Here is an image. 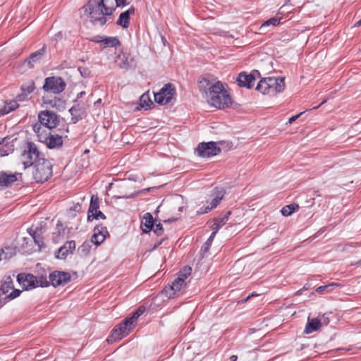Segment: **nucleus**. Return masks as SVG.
<instances>
[{
  "label": "nucleus",
  "instance_id": "59",
  "mask_svg": "<svg viewBox=\"0 0 361 361\" xmlns=\"http://www.w3.org/2000/svg\"><path fill=\"white\" fill-rule=\"evenodd\" d=\"M361 25V19L360 20H358L356 23H355V26H360Z\"/></svg>",
  "mask_w": 361,
  "mask_h": 361
},
{
  "label": "nucleus",
  "instance_id": "46",
  "mask_svg": "<svg viewBox=\"0 0 361 361\" xmlns=\"http://www.w3.org/2000/svg\"><path fill=\"white\" fill-rule=\"evenodd\" d=\"M152 230L157 235H161L164 232L162 224L160 223L155 225L154 224Z\"/></svg>",
  "mask_w": 361,
  "mask_h": 361
},
{
  "label": "nucleus",
  "instance_id": "7",
  "mask_svg": "<svg viewBox=\"0 0 361 361\" xmlns=\"http://www.w3.org/2000/svg\"><path fill=\"white\" fill-rule=\"evenodd\" d=\"M17 281L25 290H31L37 287H47L49 282L46 278L40 276L37 279L31 274L21 273L17 276Z\"/></svg>",
  "mask_w": 361,
  "mask_h": 361
},
{
  "label": "nucleus",
  "instance_id": "41",
  "mask_svg": "<svg viewBox=\"0 0 361 361\" xmlns=\"http://www.w3.org/2000/svg\"><path fill=\"white\" fill-rule=\"evenodd\" d=\"M191 274V268L190 267H185L183 270L179 272L178 277H182L184 279V281L187 279L188 276Z\"/></svg>",
  "mask_w": 361,
  "mask_h": 361
},
{
  "label": "nucleus",
  "instance_id": "21",
  "mask_svg": "<svg viewBox=\"0 0 361 361\" xmlns=\"http://www.w3.org/2000/svg\"><path fill=\"white\" fill-rule=\"evenodd\" d=\"M45 51L46 45H44L40 49L32 53L25 61L29 67L32 68L34 66V63L40 59V58L44 54Z\"/></svg>",
  "mask_w": 361,
  "mask_h": 361
},
{
  "label": "nucleus",
  "instance_id": "6",
  "mask_svg": "<svg viewBox=\"0 0 361 361\" xmlns=\"http://www.w3.org/2000/svg\"><path fill=\"white\" fill-rule=\"evenodd\" d=\"M34 132L37 134L39 140L46 144L49 149H59L63 145L62 136L48 132L44 133V130L41 127V124L35 123L32 126Z\"/></svg>",
  "mask_w": 361,
  "mask_h": 361
},
{
  "label": "nucleus",
  "instance_id": "49",
  "mask_svg": "<svg viewBox=\"0 0 361 361\" xmlns=\"http://www.w3.org/2000/svg\"><path fill=\"white\" fill-rule=\"evenodd\" d=\"M27 99V95L25 94V93H24L23 92L18 94L17 97H16V101L17 102H23V101H25Z\"/></svg>",
  "mask_w": 361,
  "mask_h": 361
},
{
  "label": "nucleus",
  "instance_id": "5",
  "mask_svg": "<svg viewBox=\"0 0 361 361\" xmlns=\"http://www.w3.org/2000/svg\"><path fill=\"white\" fill-rule=\"evenodd\" d=\"M42 159L43 157H41V154L34 142H27L25 144L20 154V161L24 169L34 166Z\"/></svg>",
  "mask_w": 361,
  "mask_h": 361
},
{
  "label": "nucleus",
  "instance_id": "57",
  "mask_svg": "<svg viewBox=\"0 0 361 361\" xmlns=\"http://www.w3.org/2000/svg\"><path fill=\"white\" fill-rule=\"evenodd\" d=\"M135 196V194H131V195H128V196H123V197H122V198H133V197H134Z\"/></svg>",
  "mask_w": 361,
  "mask_h": 361
},
{
  "label": "nucleus",
  "instance_id": "58",
  "mask_svg": "<svg viewBox=\"0 0 361 361\" xmlns=\"http://www.w3.org/2000/svg\"><path fill=\"white\" fill-rule=\"evenodd\" d=\"M302 291H303V290H302V289L301 288V289L298 290L297 292H295V295H301V294H302Z\"/></svg>",
  "mask_w": 361,
  "mask_h": 361
},
{
  "label": "nucleus",
  "instance_id": "11",
  "mask_svg": "<svg viewBox=\"0 0 361 361\" xmlns=\"http://www.w3.org/2000/svg\"><path fill=\"white\" fill-rule=\"evenodd\" d=\"M39 123L42 126L51 130L56 127L59 123V116L51 111H42L38 114Z\"/></svg>",
  "mask_w": 361,
  "mask_h": 361
},
{
  "label": "nucleus",
  "instance_id": "32",
  "mask_svg": "<svg viewBox=\"0 0 361 361\" xmlns=\"http://www.w3.org/2000/svg\"><path fill=\"white\" fill-rule=\"evenodd\" d=\"M4 259H8L16 254V248L15 247H6L0 250Z\"/></svg>",
  "mask_w": 361,
  "mask_h": 361
},
{
  "label": "nucleus",
  "instance_id": "60",
  "mask_svg": "<svg viewBox=\"0 0 361 361\" xmlns=\"http://www.w3.org/2000/svg\"><path fill=\"white\" fill-rule=\"evenodd\" d=\"M326 102V99L323 100V101L322 102V103H321L318 106H317V107H315V108H316V109H317V108H318L319 106H320L321 105H322L323 104H324Z\"/></svg>",
  "mask_w": 361,
  "mask_h": 361
},
{
  "label": "nucleus",
  "instance_id": "18",
  "mask_svg": "<svg viewBox=\"0 0 361 361\" xmlns=\"http://www.w3.org/2000/svg\"><path fill=\"white\" fill-rule=\"evenodd\" d=\"M75 249V243L74 240L67 241L62 247H61L56 254V258L63 259H65L70 253H73V252Z\"/></svg>",
  "mask_w": 361,
  "mask_h": 361
},
{
  "label": "nucleus",
  "instance_id": "40",
  "mask_svg": "<svg viewBox=\"0 0 361 361\" xmlns=\"http://www.w3.org/2000/svg\"><path fill=\"white\" fill-rule=\"evenodd\" d=\"M30 235L32 237L35 244L37 245L39 247H41L43 245L44 242L41 236L42 234H36V233H33L32 234Z\"/></svg>",
  "mask_w": 361,
  "mask_h": 361
},
{
  "label": "nucleus",
  "instance_id": "25",
  "mask_svg": "<svg viewBox=\"0 0 361 361\" xmlns=\"http://www.w3.org/2000/svg\"><path fill=\"white\" fill-rule=\"evenodd\" d=\"M321 326V322L319 319L317 318L308 319V321L306 324L304 333L307 334H312L316 331H317Z\"/></svg>",
  "mask_w": 361,
  "mask_h": 361
},
{
  "label": "nucleus",
  "instance_id": "30",
  "mask_svg": "<svg viewBox=\"0 0 361 361\" xmlns=\"http://www.w3.org/2000/svg\"><path fill=\"white\" fill-rule=\"evenodd\" d=\"M299 209V206L297 204H290L288 205H286L282 207L281 212L283 216H290L294 212L297 211Z\"/></svg>",
  "mask_w": 361,
  "mask_h": 361
},
{
  "label": "nucleus",
  "instance_id": "9",
  "mask_svg": "<svg viewBox=\"0 0 361 361\" xmlns=\"http://www.w3.org/2000/svg\"><path fill=\"white\" fill-rule=\"evenodd\" d=\"M66 87L65 81L61 77H48L44 80L42 87L47 92L58 94L63 92Z\"/></svg>",
  "mask_w": 361,
  "mask_h": 361
},
{
  "label": "nucleus",
  "instance_id": "28",
  "mask_svg": "<svg viewBox=\"0 0 361 361\" xmlns=\"http://www.w3.org/2000/svg\"><path fill=\"white\" fill-rule=\"evenodd\" d=\"M18 104L16 100H11L9 102H6L5 105L3 109H1V113L2 114H7L12 111L16 110L18 107Z\"/></svg>",
  "mask_w": 361,
  "mask_h": 361
},
{
  "label": "nucleus",
  "instance_id": "38",
  "mask_svg": "<svg viewBox=\"0 0 361 361\" xmlns=\"http://www.w3.org/2000/svg\"><path fill=\"white\" fill-rule=\"evenodd\" d=\"M35 87L34 82H31L27 85H23L21 87V90H22V92L25 93L26 95L28 96L30 94H31L35 90Z\"/></svg>",
  "mask_w": 361,
  "mask_h": 361
},
{
  "label": "nucleus",
  "instance_id": "48",
  "mask_svg": "<svg viewBox=\"0 0 361 361\" xmlns=\"http://www.w3.org/2000/svg\"><path fill=\"white\" fill-rule=\"evenodd\" d=\"M212 209H210V204L207 207H202L197 212V214H204L210 212Z\"/></svg>",
  "mask_w": 361,
  "mask_h": 361
},
{
  "label": "nucleus",
  "instance_id": "42",
  "mask_svg": "<svg viewBox=\"0 0 361 361\" xmlns=\"http://www.w3.org/2000/svg\"><path fill=\"white\" fill-rule=\"evenodd\" d=\"M49 104L51 106H56L57 105L61 106L62 108L64 107L65 102L61 99L54 97L49 102Z\"/></svg>",
  "mask_w": 361,
  "mask_h": 361
},
{
  "label": "nucleus",
  "instance_id": "44",
  "mask_svg": "<svg viewBox=\"0 0 361 361\" xmlns=\"http://www.w3.org/2000/svg\"><path fill=\"white\" fill-rule=\"evenodd\" d=\"M21 293V290L18 289H13L11 290V292L6 296V298H8L9 300H11L13 299L16 298L20 295Z\"/></svg>",
  "mask_w": 361,
  "mask_h": 361
},
{
  "label": "nucleus",
  "instance_id": "27",
  "mask_svg": "<svg viewBox=\"0 0 361 361\" xmlns=\"http://www.w3.org/2000/svg\"><path fill=\"white\" fill-rule=\"evenodd\" d=\"M142 226L145 227V228H142L144 233H148L154 228V219L150 213H146L145 214L142 222Z\"/></svg>",
  "mask_w": 361,
  "mask_h": 361
},
{
  "label": "nucleus",
  "instance_id": "10",
  "mask_svg": "<svg viewBox=\"0 0 361 361\" xmlns=\"http://www.w3.org/2000/svg\"><path fill=\"white\" fill-rule=\"evenodd\" d=\"M176 94V89L173 84L167 83L157 93H154V101L161 105L169 103Z\"/></svg>",
  "mask_w": 361,
  "mask_h": 361
},
{
  "label": "nucleus",
  "instance_id": "56",
  "mask_svg": "<svg viewBox=\"0 0 361 361\" xmlns=\"http://www.w3.org/2000/svg\"><path fill=\"white\" fill-rule=\"evenodd\" d=\"M310 288V285L308 283H306L302 288V290H308Z\"/></svg>",
  "mask_w": 361,
  "mask_h": 361
},
{
  "label": "nucleus",
  "instance_id": "35",
  "mask_svg": "<svg viewBox=\"0 0 361 361\" xmlns=\"http://www.w3.org/2000/svg\"><path fill=\"white\" fill-rule=\"evenodd\" d=\"M81 204L80 203H75L68 209V214L70 216L74 217L81 211Z\"/></svg>",
  "mask_w": 361,
  "mask_h": 361
},
{
  "label": "nucleus",
  "instance_id": "62",
  "mask_svg": "<svg viewBox=\"0 0 361 361\" xmlns=\"http://www.w3.org/2000/svg\"><path fill=\"white\" fill-rule=\"evenodd\" d=\"M101 102V99H99L97 102H95V104H98V103H100Z\"/></svg>",
  "mask_w": 361,
  "mask_h": 361
},
{
  "label": "nucleus",
  "instance_id": "24",
  "mask_svg": "<svg viewBox=\"0 0 361 361\" xmlns=\"http://www.w3.org/2000/svg\"><path fill=\"white\" fill-rule=\"evenodd\" d=\"M231 214V212L228 211L226 212V214L220 218H216L214 220V224L212 225V232L215 233V234L217 233L219 230L226 224L227 221L228 220L229 216Z\"/></svg>",
  "mask_w": 361,
  "mask_h": 361
},
{
  "label": "nucleus",
  "instance_id": "61",
  "mask_svg": "<svg viewBox=\"0 0 361 361\" xmlns=\"http://www.w3.org/2000/svg\"><path fill=\"white\" fill-rule=\"evenodd\" d=\"M177 219H168V221H176Z\"/></svg>",
  "mask_w": 361,
  "mask_h": 361
},
{
  "label": "nucleus",
  "instance_id": "19",
  "mask_svg": "<svg viewBox=\"0 0 361 361\" xmlns=\"http://www.w3.org/2000/svg\"><path fill=\"white\" fill-rule=\"evenodd\" d=\"M21 173H7L5 172H0V186L8 187L13 183L18 180V177H21Z\"/></svg>",
  "mask_w": 361,
  "mask_h": 361
},
{
  "label": "nucleus",
  "instance_id": "53",
  "mask_svg": "<svg viewBox=\"0 0 361 361\" xmlns=\"http://www.w3.org/2000/svg\"><path fill=\"white\" fill-rule=\"evenodd\" d=\"M302 113H300L295 116H293L292 117H290L288 120V123L290 124L293 123L297 118H298L301 115H302Z\"/></svg>",
  "mask_w": 361,
  "mask_h": 361
},
{
  "label": "nucleus",
  "instance_id": "2",
  "mask_svg": "<svg viewBox=\"0 0 361 361\" xmlns=\"http://www.w3.org/2000/svg\"><path fill=\"white\" fill-rule=\"evenodd\" d=\"M84 8L85 12H89L90 22L99 26H103L113 20L115 10L114 6L108 5V0H90Z\"/></svg>",
  "mask_w": 361,
  "mask_h": 361
},
{
  "label": "nucleus",
  "instance_id": "54",
  "mask_svg": "<svg viewBox=\"0 0 361 361\" xmlns=\"http://www.w3.org/2000/svg\"><path fill=\"white\" fill-rule=\"evenodd\" d=\"M62 37H63V34H62V32H57V33H56V34L54 35V39L55 40H56V41H57V40H59V39H62Z\"/></svg>",
  "mask_w": 361,
  "mask_h": 361
},
{
  "label": "nucleus",
  "instance_id": "13",
  "mask_svg": "<svg viewBox=\"0 0 361 361\" xmlns=\"http://www.w3.org/2000/svg\"><path fill=\"white\" fill-rule=\"evenodd\" d=\"M49 281L54 287L64 286L71 281V275L68 272L55 271L49 274Z\"/></svg>",
  "mask_w": 361,
  "mask_h": 361
},
{
  "label": "nucleus",
  "instance_id": "4",
  "mask_svg": "<svg viewBox=\"0 0 361 361\" xmlns=\"http://www.w3.org/2000/svg\"><path fill=\"white\" fill-rule=\"evenodd\" d=\"M285 89V82L283 78L268 77L262 78L256 90L263 94H269L274 96L278 93L282 92Z\"/></svg>",
  "mask_w": 361,
  "mask_h": 361
},
{
  "label": "nucleus",
  "instance_id": "39",
  "mask_svg": "<svg viewBox=\"0 0 361 361\" xmlns=\"http://www.w3.org/2000/svg\"><path fill=\"white\" fill-rule=\"evenodd\" d=\"M281 20V18H271L267 20H266L264 23H262V27L269 25H273L276 26L279 24Z\"/></svg>",
  "mask_w": 361,
  "mask_h": 361
},
{
  "label": "nucleus",
  "instance_id": "64",
  "mask_svg": "<svg viewBox=\"0 0 361 361\" xmlns=\"http://www.w3.org/2000/svg\"><path fill=\"white\" fill-rule=\"evenodd\" d=\"M3 306V304L1 302V300H0V307H2Z\"/></svg>",
  "mask_w": 361,
  "mask_h": 361
},
{
  "label": "nucleus",
  "instance_id": "1",
  "mask_svg": "<svg viewBox=\"0 0 361 361\" xmlns=\"http://www.w3.org/2000/svg\"><path fill=\"white\" fill-rule=\"evenodd\" d=\"M198 87L210 106L224 109L231 105L232 99L224 84L216 78H202L198 82Z\"/></svg>",
  "mask_w": 361,
  "mask_h": 361
},
{
  "label": "nucleus",
  "instance_id": "23",
  "mask_svg": "<svg viewBox=\"0 0 361 361\" xmlns=\"http://www.w3.org/2000/svg\"><path fill=\"white\" fill-rule=\"evenodd\" d=\"M116 62L121 68H127L131 66L133 58L127 53H121L118 55Z\"/></svg>",
  "mask_w": 361,
  "mask_h": 361
},
{
  "label": "nucleus",
  "instance_id": "51",
  "mask_svg": "<svg viewBox=\"0 0 361 361\" xmlns=\"http://www.w3.org/2000/svg\"><path fill=\"white\" fill-rule=\"evenodd\" d=\"M85 92L84 91H82L80 92H79L78 94H77V97L76 99L74 100V102H82V101L80 100V98H82L84 95H85Z\"/></svg>",
  "mask_w": 361,
  "mask_h": 361
},
{
  "label": "nucleus",
  "instance_id": "16",
  "mask_svg": "<svg viewBox=\"0 0 361 361\" xmlns=\"http://www.w3.org/2000/svg\"><path fill=\"white\" fill-rule=\"evenodd\" d=\"M16 141V138L12 139L8 137L0 140V155L4 157L11 154L14 151Z\"/></svg>",
  "mask_w": 361,
  "mask_h": 361
},
{
  "label": "nucleus",
  "instance_id": "36",
  "mask_svg": "<svg viewBox=\"0 0 361 361\" xmlns=\"http://www.w3.org/2000/svg\"><path fill=\"white\" fill-rule=\"evenodd\" d=\"M216 235V234H215V233L212 232L210 236L209 237V238L207 240L205 243L202 247V250L204 252H207L209 251V250L210 249V247L212 245V242H213Z\"/></svg>",
  "mask_w": 361,
  "mask_h": 361
},
{
  "label": "nucleus",
  "instance_id": "22",
  "mask_svg": "<svg viewBox=\"0 0 361 361\" xmlns=\"http://www.w3.org/2000/svg\"><path fill=\"white\" fill-rule=\"evenodd\" d=\"M186 283L184 281V279L182 277H177L172 283L170 289L173 291V293L169 294V297H173L185 286Z\"/></svg>",
  "mask_w": 361,
  "mask_h": 361
},
{
  "label": "nucleus",
  "instance_id": "14",
  "mask_svg": "<svg viewBox=\"0 0 361 361\" xmlns=\"http://www.w3.org/2000/svg\"><path fill=\"white\" fill-rule=\"evenodd\" d=\"M75 104L69 109L71 122L76 123L82 120L86 114L87 105L83 102H74Z\"/></svg>",
  "mask_w": 361,
  "mask_h": 361
},
{
  "label": "nucleus",
  "instance_id": "31",
  "mask_svg": "<svg viewBox=\"0 0 361 361\" xmlns=\"http://www.w3.org/2000/svg\"><path fill=\"white\" fill-rule=\"evenodd\" d=\"M153 104L148 92L144 93L140 98V106L142 108H149Z\"/></svg>",
  "mask_w": 361,
  "mask_h": 361
},
{
  "label": "nucleus",
  "instance_id": "17",
  "mask_svg": "<svg viewBox=\"0 0 361 361\" xmlns=\"http://www.w3.org/2000/svg\"><path fill=\"white\" fill-rule=\"evenodd\" d=\"M255 80V77L252 74L242 72L238 75L236 82L240 87H245L249 89L254 86Z\"/></svg>",
  "mask_w": 361,
  "mask_h": 361
},
{
  "label": "nucleus",
  "instance_id": "55",
  "mask_svg": "<svg viewBox=\"0 0 361 361\" xmlns=\"http://www.w3.org/2000/svg\"><path fill=\"white\" fill-rule=\"evenodd\" d=\"M230 361H237L238 360V356L237 355H231L229 358Z\"/></svg>",
  "mask_w": 361,
  "mask_h": 361
},
{
  "label": "nucleus",
  "instance_id": "45",
  "mask_svg": "<svg viewBox=\"0 0 361 361\" xmlns=\"http://www.w3.org/2000/svg\"><path fill=\"white\" fill-rule=\"evenodd\" d=\"M56 232L53 233V235H56L57 233V236H61L64 235L65 229L63 228V225L61 222H58L56 226Z\"/></svg>",
  "mask_w": 361,
  "mask_h": 361
},
{
  "label": "nucleus",
  "instance_id": "8",
  "mask_svg": "<svg viewBox=\"0 0 361 361\" xmlns=\"http://www.w3.org/2000/svg\"><path fill=\"white\" fill-rule=\"evenodd\" d=\"M51 163L43 158L34 165L33 178L38 183H44L52 176Z\"/></svg>",
  "mask_w": 361,
  "mask_h": 361
},
{
  "label": "nucleus",
  "instance_id": "33",
  "mask_svg": "<svg viewBox=\"0 0 361 361\" xmlns=\"http://www.w3.org/2000/svg\"><path fill=\"white\" fill-rule=\"evenodd\" d=\"M99 208V200L97 195H92L90 207L88 209V213H92L93 212H97Z\"/></svg>",
  "mask_w": 361,
  "mask_h": 361
},
{
  "label": "nucleus",
  "instance_id": "50",
  "mask_svg": "<svg viewBox=\"0 0 361 361\" xmlns=\"http://www.w3.org/2000/svg\"><path fill=\"white\" fill-rule=\"evenodd\" d=\"M104 36H99V35H97V36H95L94 37L91 41L95 42V43H98L101 45V41H102V39L104 38Z\"/></svg>",
  "mask_w": 361,
  "mask_h": 361
},
{
  "label": "nucleus",
  "instance_id": "12",
  "mask_svg": "<svg viewBox=\"0 0 361 361\" xmlns=\"http://www.w3.org/2000/svg\"><path fill=\"white\" fill-rule=\"evenodd\" d=\"M221 152V149L214 142H201L197 148V155L203 158H209Z\"/></svg>",
  "mask_w": 361,
  "mask_h": 361
},
{
  "label": "nucleus",
  "instance_id": "52",
  "mask_svg": "<svg viewBox=\"0 0 361 361\" xmlns=\"http://www.w3.org/2000/svg\"><path fill=\"white\" fill-rule=\"evenodd\" d=\"M116 6H124L127 5L126 0H114Z\"/></svg>",
  "mask_w": 361,
  "mask_h": 361
},
{
  "label": "nucleus",
  "instance_id": "20",
  "mask_svg": "<svg viewBox=\"0 0 361 361\" xmlns=\"http://www.w3.org/2000/svg\"><path fill=\"white\" fill-rule=\"evenodd\" d=\"M135 8L131 6L127 11L121 13L117 20L116 23L123 28H127L129 26L130 16L134 14Z\"/></svg>",
  "mask_w": 361,
  "mask_h": 361
},
{
  "label": "nucleus",
  "instance_id": "43",
  "mask_svg": "<svg viewBox=\"0 0 361 361\" xmlns=\"http://www.w3.org/2000/svg\"><path fill=\"white\" fill-rule=\"evenodd\" d=\"M334 286H338V285L336 283H330V284H328V285H325V286H321L319 287H318L317 289H316V291L318 293H323V292L327 289H330Z\"/></svg>",
  "mask_w": 361,
  "mask_h": 361
},
{
  "label": "nucleus",
  "instance_id": "63",
  "mask_svg": "<svg viewBox=\"0 0 361 361\" xmlns=\"http://www.w3.org/2000/svg\"><path fill=\"white\" fill-rule=\"evenodd\" d=\"M160 244H161V243H159V244H157V245H155L154 246L153 249H155V248H156L159 245H160Z\"/></svg>",
  "mask_w": 361,
  "mask_h": 361
},
{
  "label": "nucleus",
  "instance_id": "47",
  "mask_svg": "<svg viewBox=\"0 0 361 361\" xmlns=\"http://www.w3.org/2000/svg\"><path fill=\"white\" fill-rule=\"evenodd\" d=\"M42 228L41 226H32L30 228L27 229V232L29 234H32L33 233H36V234H42Z\"/></svg>",
  "mask_w": 361,
  "mask_h": 361
},
{
  "label": "nucleus",
  "instance_id": "26",
  "mask_svg": "<svg viewBox=\"0 0 361 361\" xmlns=\"http://www.w3.org/2000/svg\"><path fill=\"white\" fill-rule=\"evenodd\" d=\"M120 45V41L116 37H104L101 41V46L103 48L116 47Z\"/></svg>",
  "mask_w": 361,
  "mask_h": 361
},
{
  "label": "nucleus",
  "instance_id": "15",
  "mask_svg": "<svg viewBox=\"0 0 361 361\" xmlns=\"http://www.w3.org/2000/svg\"><path fill=\"white\" fill-rule=\"evenodd\" d=\"M109 235L106 227L96 226L94 228V234L92 236L91 242L95 245H101Z\"/></svg>",
  "mask_w": 361,
  "mask_h": 361
},
{
  "label": "nucleus",
  "instance_id": "34",
  "mask_svg": "<svg viewBox=\"0 0 361 361\" xmlns=\"http://www.w3.org/2000/svg\"><path fill=\"white\" fill-rule=\"evenodd\" d=\"M94 219H106V216L104 213H102L99 209L97 210V212H93L92 213H88L87 214V221H92Z\"/></svg>",
  "mask_w": 361,
  "mask_h": 361
},
{
  "label": "nucleus",
  "instance_id": "37",
  "mask_svg": "<svg viewBox=\"0 0 361 361\" xmlns=\"http://www.w3.org/2000/svg\"><path fill=\"white\" fill-rule=\"evenodd\" d=\"M13 288V283L11 280L5 281L1 286V290L4 294H7L9 290Z\"/></svg>",
  "mask_w": 361,
  "mask_h": 361
},
{
  "label": "nucleus",
  "instance_id": "3",
  "mask_svg": "<svg viewBox=\"0 0 361 361\" xmlns=\"http://www.w3.org/2000/svg\"><path fill=\"white\" fill-rule=\"evenodd\" d=\"M145 310L144 306H140L137 310L133 313L131 317L126 318L114 330L111 336L107 338V342L112 343L113 341L121 340L126 336L129 331L135 326L138 317L145 312Z\"/></svg>",
  "mask_w": 361,
  "mask_h": 361
},
{
  "label": "nucleus",
  "instance_id": "29",
  "mask_svg": "<svg viewBox=\"0 0 361 361\" xmlns=\"http://www.w3.org/2000/svg\"><path fill=\"white\" fill-rule=\"evenodd\" d=\"M214 197L212 198V200L209 202L210 209L216 208L219 204V203L221 202V201L224 197V192L222 190H216L214 192Z\"/></svg>",
  "mask_w": 361,
  "mask_h": 361
}]
</instances>
